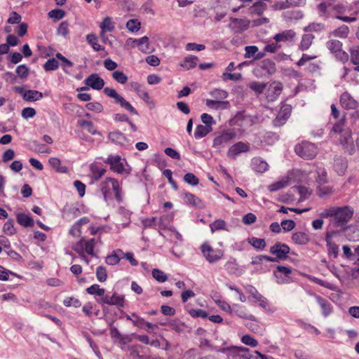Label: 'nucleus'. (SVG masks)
<instances>
[{
  "label": "nucleus",
  "mask_w": 359,
  "mask_h": 359,
  "mask_svg": "<svg viewBox=\"0 0 359 359\" xmlns=\"http://www.w3.org/2000/svg\"><path fill=\"white\" fill-rule=\"evenodd\" d=\"M100 241V238L96 240L95 238L87 239L85 237H81L78 242L73 245L72 249L79 254L83 261L88 264L90 260L86 255L90 257L96 256L95 248L96 243Z\"/></svg>",
  "instance_id": "f257e3e1"
},
{
  "label": "nucleus",
  "mask_w": 359,
  "mask_h": 359,
  "mask_svg": "<svg viewBox=\"0 0 359 359\" xmlns=\"http://www.w3.org/2000/svg\"><path fill=\"white\" fill-rule=\"evenodd\" d=\"M100 190L106 202H109L113 198L117 201H121V187L118 181L112 177H107L103 180L100 185Z\"/></svg>",
  "instance_id": "f03ea898"
},
{
  "label": "nucleus",
  "mask_w": 359,
  "mask_h": 359,
  "mask_svg": "<svg viewBox=\"0 0 359 359\" xmlns=\"http://www.w3.org/2000/svg\"><path fill=\"white\" fill-rule=\"evenodd\" d=\"M332 133L339 135V143L350 154H353L355 150L351 130L348 128H346L344 123H338L333 126Z\"/></svg>",
  "instance_id": "7ed1b4c3"
},
{
  "label": "nucleus",
  "mask_w": 359,
  "mask_h": 359,
  "mask_svg": "<svg viewBox=\"0 0 359 359\" xmlns=\"http://www.w3.org/2000/svg\"><path fill=\"white\" fill-rule=\"evenodd\" d=\"M105 163L110 165V168L118 174H129L131 171L130 167L128 165L125 159H122L118 155L109 156Z\"/></svg>",
  "instance_id": "20e7f679"
},
{
  "label": "nucleus",
  "mask_w": 359,
  "mask_h": 359,
  "mask_svg": "<svg viewBox=\"0 0 359 359\" xmlns=\"http://www.w3.org/2000/svg\"><path fill=\"white\" fill-rule=\"evenodd\" d=\"M200 249L203 256L209 263H216L224 256V250L218 248H213L208 242L203 243Z\"/></svg>",
  "instance_id": "39448f33"
},
{
  "label": "nucleus",
  "mask_w": 359,
  "mask_h": 359,
  "mask_svg": "<svg viewBox=\"0 0 359 359\" xmlns=\"http://www.w3.org/2000/svg\"><path fill=\"white\" fill-rule=\"evenodd\" d=\"M294 150L298 156L305 159H312L318 153L316 146L308 142H303L297 144Z\"/></svg>",
  "instance_id": "423d86ee"
},
{
  "label": "nucleus",
  "mask_w": 359,
  "mask_h": 359,
  "mask_svg": "<svg viewBox=\"0 0 359 359\" xmlns=\"http://www.w3.org/2000/svg\"><path fill=\"white\" fill-rule=\"evenodd\" d=\"M236 135L233 129L226 130L215 136L212 142V147L217 150H221L235 139Z\"/></svg>",
  "instance_id": "0eeeda50"
},
{
  "label": "nucleus",
  "mask_w": 359,
  "mask_h": 359,
  "mask_svg": "<svg viewBox=\"0 0 359 359\" xmlns=\"http://www.w3.org/2000/svg\"><path fill=\"white\" fill-rule=\"evenodd\" d=\"M229 359H250L251 355L248 348L243 346H232L222 351Z\"/></svg>",
  "instance_id": "6e6552de"
},
{
  "label": "nucleus",
  "mask_w": 359,
  "mask_h": 359,
  "mask_svg": "<svg viewBox=\"0 0 359 359\" xmlns=\"http://www.w3.org/2000/svg\"><path fill=\"white\" fill-rule=\"evenodd\" d=\"M353 210L347 206L337 208L333 221L336 226H341L346 224L352 217Z\"/></svg>",
  "instance_id": "1a4fd4ad"
},
{
  "label": "nucleus",
  "mask_w": 359,
  "mask_h": 359,
  "mask_svg": "<svg viewBox=\"0 0 359 359\" xmlns=\"http://www.w3.org/2000/svg\"><path fill=\"white\" fill-rule=\"evenodd\" d=\"M342 43L338 41L332 39L327 42V48L333 53L337 59L341 62L348 60V54L341 49Z\"/></svg>",
  "instance_id": "9d476101"
},
{
  "label": "nucleus",
  "mask_w": 359,
  "mask_h": 359,
  "mask_svg": "<svg viewBox=\"0 0 359 359\" xmlns=\"http://www.w3.org/2000/svg\"><path fill=\"white\" fill-rule=\"evenodd\" d=\"M249 150V144L243 142H238L229 148L227 151V156L230 158L235 159L241 154L248 152Z\"/></svg>",
  "instance_id": "9b49d317"
},
{
  "label": "nucleus",
  "mask_w": 359,
  "mask_h": 359,
  "mask_svg": "<svg viewBox=\"0 0 359 359\" xmlns=\"http://www.w3.org/2000/svg\"><path fill=\"white\" fill-rule=\"evenodd\" d=\"M329 7H331V9L336 13L335 18L337 19H339L346 22H351L356 20L355 17L341 16V14L348 12L349 6L344 4L332 5L329 4Z\"/></svg>",
  "instance_id": "f8f14e48"
},
{
  "label": "nucleus",
  "mask_w": 359,
  "mask_h": 359,
  "mask_svg": "<svg viewBox=\"0 0 359 359\" xmlns=\"http://www.w3.org/2000/svg\"><path fill=\"white\" fill-rule=\"evenodd\" d=\"M97 302L99 304L123 306L124 304V298L123 296L114 292L111 295L108 294H105L104 297L100 299H97Z\"/></svg>",
  "instance_id": "ddd939ff"
},
{
  "label": "nucleus",
  "mask_w": 359,
  "mask_h": 359,
  "mask_svg": "<svg viewBox=\"0 0 359 359\" xmlns=\"http://www.w3.org/2000/svg\"><path fill=\"white\" fill-rule=\"evenodd\" d=\"M283 90L282 84L280 82L274 81L271 83L266 90V98L269 102L276 100L280 95Z\"/></svg>",
  "instance_id": "4468645a"
},
{
  "label": "nucleus",
  "mask_w": 359,
  "mask_h": 359,
  "mask_svg": "<svg viewBox=\"0 0 359 359\" xmlns=\"http://www.w3.org/2000/svg\"><path fill=\"white\" fill-rule=\"evenodd\" d=\"M292 270L290 267L278 266L274 271V276L276 278V282L278 284H285L290 282V274Z\"/></svg>",
  "instance_id": "2eb2a0df"
},
{
  "label": "nucleus",
  "mask_w": 359,
  "mask_h": 359,
  "mask_svg": "<svg viewBox=\"0 0 359 359\" xmlns=\"http://www.w3.org/2000/svg\"><path fill=\"white\" fill-rule=\"evenodd\" d=\"M291 110L292 107L290 105H282L280 111L273 121V125L277 127L284 125L290 116Z\"/></svg>",
  "instance_id": "dca6fc26"
},
{
  "label": "nucleus",
  "mask_w": 359,
  "mask_h": 359,
  "mask_svg": "<svg viewBox=\"0 0 359 359\" xmlns=\"http://www.w3.org/2000/svg\"><path fill=\"white\" fill-rule=\"evenodd\" d=\"M250 21L246 18H231L229 27L235 32H241L249 27Z\"/></svg>",
  "instance_id": "f3484780"
},
{
  "label": "nucleus",
  "mask_w": 359,
  "mask_h": 359,
  "mask_svg": "<svg viewBox=\"0 0 359 359\" xmlns=\"http://www.w3.org/2000/svg\"><path fill=\"white\" fill-rule=\"evenodd\" d=\"M335 235V231H328L325 236L328 254L332 255L334 258L339 255V246L332 241Z\"/></svg>",
  "instance_id": "a211bd4d"
},
{
  "label": "nucleus",
  "mask_w": 359,
  "mask_h": 359,
  "mask_svg": "<svg viewBox=\"0 0 359 359\" xmlns=\"http://www.w3.org/2000/svg\"><path fill=\"white\" fill-rule=\"evenodd\" d=\"M84 82L86 86L94 90H101L104 86V81L97 74H90Z\"/></svg>",
  "instance_id": "6ab92c4d"
},
{
  "label": "nucleus",
  "mask_w": 359,
  "mask_h": 359,
  "mask_svg": "<svg viewBox=\"0 0 359 359\" xmlns=\"http://www.w3.org/2000/svg\"><path fill=\"white\" fill-rule=\"evenodd\" d=\"M270 252L275 255L278 258L284 259L290 252V248L286 244L278 243L271 247Z\"/></svg>",
  "instance_id": "aec40b11"
},
{
  "label": "nucleus",
  "mask_w": 359,
  "mask_h": 359,
  "mask_svg": "<svg viewBox=\"0 0 359 359\" xmlns=\"http://www.w3.org/2000/svg\"><path fill=\"white\" fill-rule=\"evenodd\" d=\"M292 175V173H288L287 175L282 177L278 181L269 185L268 189L271 192H274L287 187L290 184Z\"/></svg>",
  "instance_id": "412c9836"
},
{
  "label": "nucleus",
  "mask_w": 359,
  "mask_h": 359,
  "mask_svg": "<svg viewBox=\"0 0 359 359\" xmlns=\"http://www.w3.org/2000/svg\"><path fill=\"white\" fill-rule=\"evenodd\" d=\"M250 166L251 168L257 173H264L269 168V165L266 161L260 157L252 158Z\"/></svg>",
  "instance_id": "4be33fe9"
},
{
  "label": "nucleus",
  "mask_w": 359,
  "mask_h": 359,
  "mask_svg": "<svg viewBox=\"0 0 359 359\" xmlns=\"http://www.w3.org/2000/svg\"><path fill=\"white\" fill-rule=\"evenodd\" d=\"M315 299L321 309L322 314L324 317H327L333 311V307L327 299L318 294H314Z\"/></svg>",
  "instance_id": "5701e85b"
},
{
  "label": "nucleus",
  "mask_w": 359,
  "mask_h": 359,
  "mask_svg": "<svg viewBox=\"0 0 359 359\" xmlns=\"http://www.w3.org/2000/svg\"><path fill=\"white\" fill-rule=\"evenodd\" d=\"M245 58H252L254 60H257L263 58L265 56L264 52L259 51V48L256 46H245Z\"/></svg>",
  "instance_id": "b1692460"
},
{
  "label": "nucleus",
  "mask_w": 359,
  "mask_h": 359,
  "mask_svg": "<svg viewBox=\"0 0 359 359\" xmlns=\"http://www.w3.org/2000/svg\"><path fill=\"white\" fill-rule=\"evenodd\" d=\"M341 106L346 109H355L358 107V102L347 92L344 93L340 97Z\"/></svg>",
  "instance_id": "393cba45"
},
{
  "label": "nucleus",
  "mask_w": 359,
  "mask_h": 359,
  "mask_svg": "<svg viewBox=\"0 0 359 359\" xmlns=\"http://www.w3.org/2000/svg\"><path fill=\"white\" fill-rule=\"evenodd\" d=\"M100 28L101 29L100 37L103 41H105V32L114 31L115 29V23L110 17H106L100 25Z\"/></svg>",
  "instance_id": "a878e982"
},
{
  "label": "nucleus",
  "mask_w": 359,
  "mask_h": 359,
  "mask_svg": "<svg viewBox=\"0 0 359 359\" xmlns=\"http://www.w3.org/2000/svg\"><path fill=\"white\" fill-rule=\"evenodd\" d=\"M296 36L295 32L292 29L285 30L280 33L276 34L273 39L278 43L280 42H291L294 41Z\"/></svg>",
  "instance_id": "bb28decb"
},
{
  "label": "nucleus",
  "mask_w": 359,
  "mask_h": 359,
  "mask_svg": "<svg viewBox=\"0 0 359 359\" xmlns=\"http://www.w3.org/2000/svg\"><path fill=\"white\" fill-rule=\"evenodd\" d=\"M108 137L111 142L116 144L124 146L128 144V140L125 135L118 131H113L109 133Z\"/></svg>",
  "instance_id": "cd10ccee"
},
{
  "label": "nucleus",
  "mask_w": 359,
  "mask_h": 359,
  "mask_svg": "<svg viewBox=\"0 0 359 359\" xmlns=\"http://www.w3.org/2000/svg\"><path fill=\"white\" fill-rule=\"evenodd\" d=\"M122 255H123V252L122 250L116 249V250H114L111 254L109 255L106 257V264L110 266L116 265L120 262Z\"/></svg>",
  "instance_id": "c85d7f7f"
},
{
  "label": "nucleus",
  "mask_w": 359,
  "mask_h": 359,
  "mask_svg": "<svg viewBox=\"0 0 359 359\" xmlns=\"http://www.w3.org/2000/svg\"><path fill=\"white\" fill-rule=\"evenodd\" d=\"M252 3V0H230L229 8L233 13H236L242 8L249 6Z\"/></svg>",
  "instance_id": "c756f323"
},
{
  "label": "nucleus",
  "mask_w": 359,
  "mask_h": 359,
  "mask_svg": "<svg viewBox=\"0 0 359 359\" xmlns=\"http://www.w3.org/2000/svg\"><path fill=\"white\" fill-rule=\"evenodd\" d=\"M233 313L237 315L238 317L245 319L253 320L254 316L249 314L246 308L239 304H233L232 306Z\"/></svg>",
  "instance_id": "7c9ffc66"
},
{
  "label": "nucleus",
  "mask_w": 359,
  "mask_h": 359,
  "mask_svg": "<svg viewBox=\"0 0 359 359\" xmlns=\"http://www.w3.org/2000/svg\"><path fill=\"white\" fill-rule=\"evenodd\" d=\"M205 104L207 107L214 109H225L229 107V102L228 101H220L207 99L205 100Z\"/></svg>",
  "instance_id": "2f4dec72"
},
{
  "label": "nucleus",
  "mask_w": 359,
  "mask_h": 359,
  "mask_svg": "<svg viewBox=\"0 0 359 359\" xmlns=\"http://www.w3.org/2000/svg\"><path fill=\"white\" fill-rule=\"evenodd\" d=\"M292 241L297 245H306L309 242L310 238L307 233L298 231L292 234Z\"/></svg>",
  "instance_id": "473e14b6"
},
{
  "label": "nucleus",
  "mask_w": 359,
  "mask_h": 359,
  "mask_svg": "<svg viewBox=\"0 0 359 359\" xmlns=\"http://www.w3.org/2000/svg\"><path fill=\"white\" fill-rule=\"evenodd\" d=\"M22 97L26 101L35 102L41 100L43 97V94L38 90H28L23 93Z\"/></svg>",
  "instance_id": "72a5a7b5"
},
{
  "label": "nucleus",
  "mask_w": 359,
  "mask_h": 359,
  "mask_svg": "<svg viewBox=\"0 0 359 359\" xmlns=\"http://www.w3.org/2000/svg\"><path fill=\"white\" fill-rule=\"evenodd\" d=\"M334 168L339 175H344L347 168V161L344 158H336L334 159Z\"/></svg>",
  "instance_id": "f704fd0d"
},
{
  "label": "nucleus",
  "mask_w": 359,
  "mask_h": 359,
  "mask_svg": "<svg viewBox=\"0 0 359 359\" xmlns=\"http://www.w3.org/2000/svg\"><path fill=\"white\" fill-rule=\"evenodd\" d=\"M164 217H161L157 219L156 217L148 218L144 221V225L146 227H158L163 229L165 227L164 225Z\"/></svg>",
  "instance_id": "c9c22d12"
},
{
  "label": "nucleus",
  "mask_w": 359,
  "mask_h": 359,
  "mask_svg": "<svg viewBox=\"0 0 359 359\" xmlns=\"http://www.w3.org/2000/svg\"><path fill=\"white\" fill-rule=\"evenodd\" d=\"M137 47L143 53H149L153 51V48L150 47L149 40L147 36H143L138 39Z\"/></svg>",
  "instance_id": "e433bc0d"
},
{
  "label": "nucleus",
  "mask_w": 359,
  "mask_h": 359,
  "mask_svg": "<svg viewBox=\"0 0 359 359\" xmlns=\"http://www.w3.org/2000/svg\"><path fill=\"white\" fill-rule=\"evenodd\" d=\"M16 219L19 224L25 227L34 225V220L29 215L24 213L17 214Z\"/></svg>",
  "instance_id": "4c0bfd02"
},
{
  "label": "nucleus",
  "mask_w": 359,
  "mask_h": 359,
  "mask_svg": "<svg viewBox=\"0 0 359 359\" xmlns=\"http://www.w3.org/2000/svg\"><path fill=\"white\" fill-rule=\"evenodd\" d=\"M212 130V127H209L205 125H198L196 126L194 131V137L196 139L202 138L206 136Z\"/></svg>",
  "instance_id": "58836bf2"
},
{
  "label": "nucleus",
  "mask_w": 359,
  "mask_h": 359,
  "mask_svg": "<svg viewBox=\"0 0 359 359\" xmlns=\"http://www.w3.org/2000/svg\"><path fill=\"white\" fill-rule=\"evenodd\" d=\"M244 289L245 292L249 294L248 299L252 302H256L262 296L257 290L252 285H245L244 286Z\"/></svg>",
  "instance_id": "ea45409f"
},
{
  "label": "nucleus",
  "mask_w": 359,
  "mask_h": 359,
  "mask_svg": "<svg viewBox=\"0 0 359 359\" xmlns=\"http://www.w3.org/2000/svg\"><path fill=\"white\" fill-rule=\"evenodd\" d=\"M198 61V58L196 56L190 55L186 57L181 62L180 66L185 68L186 69H189L195 67L197 65Z\"/></svg>",
  "instance_id": "a19ab883"
},
{
  "label": "nucleus",
  "mask_w": 359,
  "mask_h": 359,
  "mask_svg": "<svg viewBox=\"0 0 359 359\" xmlns=\"http://www.w3.org/2000/svg\"><path fill=\"white\" fill-rule=\"evenodd\" d=\"M92 177L95 180H98L106 172L105 168L97 164H91L90 166Z\"/></svg>",
  "instance_id": "79ce46f5"
},
{
  "label": "nucleus",
  "mask_w": 359,
  "mask_h": 359,
  "mask_svg": "<svg viewBox=\"0 0 359 359\" xmlns=\"http://www.w3.org/2000/svg\"><path fill=\"white\" fill-rule=\"evenodd\" d=\"M48 163L53 169H55L58 172L65 173L67 170L65 166H62L61 165L60 160L56 157L50 158L48 160Z\"/></svg>",
  "instance_id": "37998d69"
},
{
  "label": "nucleus",
  "mask_w": 359,
  "mask_h": 359,
  "mask_svg": "<svg viewBox=\"0 0 359 359\" xmlns=\"http://www.w3.org/2000/svg\"><path fill=\"white\" fill-rule=\"evenodd\" d=\"M86 292L89 294L97 296L101 298L105 295V290L104 288H101L97 284L92 285L89 287L86 288Z\"/></svg>",
  "instance_id": "c03bdc74"
},
{
  "label": "nucleus",
  "mask_w": 359,
  "mask_h": 359,
  "mask_svg": "<svg viewBox=\"0 0 359 359\" xmlns=\"http://www.w3.org/2000/svg\"><path fill=\"white\" fill-rule=\"evenodd\" d=\"M210 228L212 231V233L215 232V231L219 230H224L229 231V229L227 227L226 223L223 219H217L212 222L210 224Z\"/></svg>",
  "instance_id": "a18cd8bd"
},
{
  "label": "nucleus",
  "mask_w": 359,
  "mask_h": 359,
  "mask_svg": "<svg viewBox=\"0 0 359 359\" xmlns=\"http://www.w3.org/2000/svg\"><path fill=\"white\" fill-rule=\"evenodd\" d=\"M55 57L57 59L61 61V66L64 72L69 74V69L73 67V63L69 60L64 57L60 53H57Z\"/></svg>",
  "instance_id": "49530a36"
},
{
  "label": "nucleus",
  "mask_w": 359,
  "mask_h": 359,
  "mask_svg": "<svg viewBox=\"0 0 359 359\" xmlns=\"http://www.w3.org/2000/svg\"><path fill=\"white\" fill-rule=\"evenodd\" d=\"M214 302L223 311L229 314L233 313L232 306L221 297L215 298Z\"/></svg>",
  "instance_id": "de8ad7c7"
},
{
  "label": "nucleus",
  "mask_w": 359,
  "mask_h": 359,
  "mask_svg": "<svg viewBox=\"0 0 359 359\" xmlns=\"http://www.w3.org/2000/svg\"><path fill=\"white\" fill-rule=\"evenodd\" d=\"M314 36L312 34H304L299 44V48L302 50H307L311 45Z\"/></svg>",
  "instance_id": "09e8293b"
},
{
  "label": "nucleus",
  "mask_w": 359,
  "mask_h": 359,
  "mask_svg": "<svg viewBox=\"0 0 359 359\" xmlns=\"http://www.w3.org/2000/svg\"><path fill=\"white\" fill-rule=\"evenodd\" d=\"M86 41L95 51H100L104 49V48L97 43V39L94 34H88L86 36Z\"/></svg>",
  "instance_id": "8fccbe9b"
},
{
  "label": "nucleus",
  "mask_w": 359,
  "mask_h": 359,
  "mask_svg": "<svg viewBox=\"0 0 359 359\" xmlns=\"http://www.w3.org/2000/svg\"><path fill=\"white\" fill-rule=\"evenodd\" d=\"M255 303H258L259 306H261L264 311L268 313H273L275 309L271 307L268 300L264 296H261Z\"/></svg>",
  "instance_id": "3c124183"
},
{
  "label": "nucleus",
  "mask_w": 359,
  "mask_h": 359,
  "mask_svg": "<svg viewBox=\"0 0 359 359\" xmlns=\"http://www.w3.org/2000/svg\"><path fill=\"white\" fill-rule=\"evenodd\" d=\"M112 78L120 84H125L128 81V76L121 71H114L111 74Z\"/></svg>",
  "instance_id": "603ef678"
},
{
  "label": "nucleus",
  "mask_w": 359,
  "mask_h": 359,
  "mask_svg": "<svg viewBox=\"0 0 359 359\" xmlns=\"http://www.w3.org/2000/svg\"><path fill=\"white\" fill-rule=\"evenodd\" d=\"M330 10L331 7H329V5L327 6L325 3H321L318 6V12L320 17L324 18H328L331 16L330 13Z\"/></svg>",
  "instance_id": "864d4df0"
},
{
  "label": "nucleus",
  "mask_w": 359,
  "mask_h": 359,
  "mask_svg": "<svg viewBox=\"0 0 359 359\" xmlns=\"http://www.w3.org/2000/svg\"><path fill=\"white\" fill-rule=\"evenodd\" d=\"M141 26L140 22L137 19H131L126 23V28L130 32H137L140 30Z\"/></svg>",
  "instance_id": "5fc2aeb1"
},
{
  "label": "nucleus",
  "mask_w": 359,
  "mask_h": 359,
  "mask_svg": "<svg viewBox=\"0 0 359 359\" xmlns=\"http://www.w3.org/2000/svg\"><path fill=\"white\" fill-rule=\"evenodd\" d=\"M349 33V29L346 25H342L334 30L332 34L336 37L346 38Z\"/></svg>",
  "instance_id": "6e6d98bb"
},
{
  "label": "nucleus",
  "mask_w": 359,
  "mask_h": 359,
  "mask_svg": "<svg viewBox=\"0 0 359 359\" xmlns=\"http://www.w3.org/2000/svg\"><path fill=\"white\" fill-rule=\"evenodd\" d=\"M248 242L250 245H252L255 248L259 250H263L266 246V242L263 238H258L255 237H252L249 238Z\"/></svg>",
  "instance_id": "4d7b16f0"
},
{
  "label": "nucleus",
  "mask_w": 359,
  "mask_h": 359,
  "mask_svg": "<svg viewBox=\"0 0 359 359\" xmlns=\"http://www.w3.org/2000/svg\"><path fill=\"white\" fill-rule=\"evenodd\" d=\"M3 231L8 236H13L16 233L14 226V222L12 219H8L3 226Z\"/></svg>",
  "instance_id": "13d9d810"
},
{
  "label": "nucleus",
  "mask_w": 359,
  "mask_h": 359,
  "mask_svg": "<svg viewBox=\"0 0 359 359\" xmlns=\"http://www.w3.org/2000/svg\"><path fill=\"white\" fill-rule=\"evenodd\" d=\"M104 93L108 97L114 99V102L116 104H117V102L119 101V99H121L122 97L117 93V91L115 89L109 87L104 88Z\"/></svg>",
  "instance_id": "bf43d9fd"
},
{
  "label": "nucleus",
  "mask_w": 359,
  "mask_h": 359,
  "mask_svg": "<svg viewBox=\"0 0 359 359\" xmlns=\"http://www.w3.org/2000/svg\"><path fill=\"white\" fill-rule=\"evenodd\" d=\"M80 126L92 135L98 134L97 130L95 128L93 123L90 121L83 120L79 122Z\"/></svg>",
  "instance_id": "052dcab7"
},
{
  "label": "nucleus",
  "mask_w": 359,
  "mask_h": 359,
  "mask_svg": "<svg viewBox=\"0 0 359 359\" xmlns=\"http://www.w3.org/2000/svg\"><path fill=\"white\" fill-rule=\"evenodd\" d=\"M351 62L356 65L357 67L355 68L356 71L359 72V47H353L351 49Z\"/></svg>",
  "instance_id": "680f3d73"
},
{
  "label": "nucleus",
  "mask_w": 359,
  "mask_h": 359,
  "mask_svg": "<svg viewBox=\"0 0 359 359\" xmlns=\"http://www.w3.org/2000/svg\"><path fill=\"white\" fill-rule=\"evenodd\" d=\"M151 273L153 278L159 283H164L168 280V276L161 270L154 269Z\"/></svg>",
  "instance_id": "e2e57ef3"
},
{
  "label": "nucleus",
  "mask_w": 359,
  "mask_h": 359,
  "mask_svg": "<svg viewBox=\"0 0 359 359\" xmlns=\"http://www.w3.org/2000/svg\"><path fill=\"white\" fill-rule=\"evenodd\" d=\"M117 104H119L122 108L130 111L132 114L137 115V110L123 97L119 99V101L117 102Z\"/></svg>",
  "instance_id": "0e129e2a"
},
{
  "label": "nucleus",
  "mask_w": 359,
  "mask_h": 359,
  "mask_svg": "<svg viewBox=\"0 0 359 359\" xmlns=\"http://www.w3.org/2000/svg\"><path fill=\"white\" fill-rule=\"evenodd\" d=\"M210 95L216 100H224L228 97V93L226 90L219 88L211 90Z\"/></svg>",
  "instance_id": "69168bd1"
},
{
  "label": "nucleus",
  "mask_w": 359,
  "mask_h": 359,
  "mask_svg": "<svg viewBox=\"0 0 359 359\" xmlns=\"http://www.w3.org/2000/svg\"><path fill=\"white\" fill-rule=\"evenodd\" d=\"M242 343L244 344L251 346V347H257L258 345V341L253 337L250 334H245L241 339Z\"/></svg>",
  "instance_id": "338daca9"
},
{
  "label": "nucleus",
  "mask_w": 359,
  "mask_h": 359,
  "mask_svg": "<svg viewBox=\"0 0 359 359\" xmlns=\"http://www.w3.org/2000/svg\"><path fill=\"white\" fill-rule=\"evenodd\" d=\"M58 67V62L55 58L48 59L43 65V68L46 71L55 70Z\"/></svg>",
  "instance_id": "774afa93"
}]
</instances>
